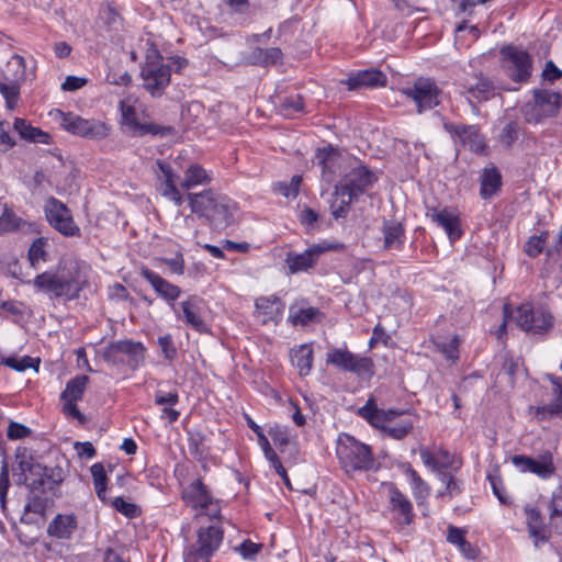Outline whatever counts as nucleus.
Instances as JSON below:
<instances>
[{"label": "nucleus", "mask_w": 562, "mask_h": 562, "mask_svg": "<svg viewBox=\"0 0 562 562\" xmlns=\"http://www.w3.org/2000/svg\"><path fill=\"white\" fill-rule=\"evenodd\" d=\"M61 479H33L29 483V497L24 506V513L21 517L23 524H35L36 516L44 517L48 504V498L44 496L47 491H53L55 485Z\"/></svg>", "instance_id": "obj_5"}, {"label": "nucleus", "mask_w": 562, "mask_h": 562, "mask_svg": "<svg viewBox=\"0 0 562 562\" xmlns=\"http://www.w3.org/2000/svg\"><path fill=\"white\" fill-rule=\"evenodd\" d=\"M331 245L327 243L314 244L310 246L304 252L289 251L285 257V263L290 274L304 272L312 269L318 261L319 257L331 250Z\"/></svg>", "instance_id": "obj_18"}, {"label": "nucleus", "mask_w": 562, "mask_h": 562, "mask_svg": "<svg viewBox=\"0 0 562 562\" xmlns=\"http://www.w3.org/2000/svg\"><path fill=\"white\" fill-rule=\"evenodd\" d=\"M322 316L317 307L297 308L290 307L289 322L294 326H306L313 322H319Z\"/></svg>", "instance_id": "obj_38"}, {"label": "nucleus", "mask_w": 562, "mask_h": 562, "mask_svg": "<svg viewBox=\"0 0 562 562\" xmlns=\"http://www.w3.org/2000/svg\"><path fill=\"white\" fill-rule=\"evenodd\" d=\"M9 472L8 463L2 461L0 471V503L3 509L5 508L7 493L10 486Z\"/></svg>", "instance_id": "obj_58"}, {"label": "nucleus", "mask_w": 562, "mask_h": 562, "mask_svg": "<svg viewBox=\"0 0 562 562\" xmlns=\"http://www.w3.org/2000/svg\"><path fill=\"white\" fill-rule=\"evenodd\" d=\"M223 541V530L216 526L200 528L198 531L196 547L187 554V562L209 560Z\"/></svg>", "instance_id": "obj_17"}, {"label": "nucleus", "mask_w": 562, "mask_h": 562, "mask_svg": "<svg viewBox=\"0 0 562 562\" xmlns=\"http://www.w3.org/2000/svg\"><path fill=\"white\" fill-rule=\"evenodd\" d=\"M89 378L87 375H77L69 380L65 390L61 392V401L78 402L82 398Z\"/></svg>", "instance_id": "obj_37"}, {"label": "nucleus", "mask_w": 562, "mask_h": 562, "mask_svg": "<svg viewBox=\"0 0 562 562\" xmlns=\"http://www.w3.org/2000/svg\"><path fill=\"white\" fill-rule=\"evenodd\" d=\"M419 453H420V458H422L424 464L426 467L431 468L434 471H438L439 473L441 471L440 468H447L449 464V453L446 450L441 451V456L445 459V463H442L441 465L439 464V462L436 460L434 454L428 449L422 448L419 450Z\"/></svg>", "instance_id": "obj_50"}, {"label": "nucleus", "mask_w": 562, "mask_h": 562, "mask_svg": "<svg viewBox=\"0 0 562 562\" xmlns=\"http://www.w3.org/2000/svg\"><path fill=\"white\" fill-rule=\"evenodd\" d=\"M204 302L196 295H190L179 303V310L173 308L177 317L199 333H206L207 326L203 319Z\"/></svg>", "instance_id": "obj_20"}, {"label": "nucleus", "mask_w": 562, "mask_h": 562, "mask_svg": "<svg viewBox=\"0 0 562 562\" xmlns=\"http://www.w3.org/2000/svg\"><path fill=\"white\" fill-rule=\"evenodd\" d=\"M283 54L278 47L260 48L256 47L250 55L248 60L252 65L257 66H269L281 63Z\"/></svg>", "instance_id": "obj_35"}, {"label": "nucleus", "mask_w": 562, "mask_h": 562, "mask_svg": "<svg viewBox=\"0 0 562 562\" xmlns=\"http://www.w3.org/2000/svg\"><path fill=\"white\" fill-rule=\"evenodd\" d=\"M78 529V517L70 514H57L47 526V535L58 540H69Z\"/></svg>", "instance_id": "obj_29"}, {"label": "nucleus", "mask_w": 562, "mask_h": 562, "mask_svg": "<svg viewBox=\"0 0 562 562\" xmlns=\"http://www.w3.org/2000/svg\"><path fill=\"white\" fill-rule=\"evenodd\" d=\"M402 93L416 104L417 113H423L440 104L442 90L434 79L420 77L412 86L402 89Z\"/></svg>", "instance_id": "obj_12"}, {"label": "nucleus", "mask_w": 562, "mask_h": 562, "mask_svg": "<svg viewBox=\"0 0 562 562\" xmlns=\"http://www.w3.org/2000/svg\"><path fill=\"white\" fill-rule=\"evenodd\" d=\"M256 314L262 324L278 323L282 316L284 304L276 295L260 296L256 300Z\"/></svg>", "instance_id": "obj_30"}, {"label": "nucleus", "mask_w": 562, "mask_h": 562, "mask_svg": "<svg viewBox=\"0 0 562 562\" xmlns=\"http://www.w3.org/2000/svg\"><path fill=\"white\" fill-rule=\"evenodd\" d=\"M299 220L302 225H304L308 229H312V228H314V226L318 220V214L313 209L305 206L300 212Z\"/></svg>", "instance_id": "obj_63"}, {"label": "nucleus", "mask_w": 562, "mask_h": 562, "mask_svg": "<svg viewBox=\"0 0 562 562\" xmlns=\"http://www.w3.org/2000/svg\"><path fill=\"white\" fill-rule=\"evenodd\" d=\"M336 453L346 472L375 469L371 448L352 436L346 434L339 436Z\"/></svg>", "instance_id": "obj_4"}, {"label": "nucleus", "mask_w": 562, "mask_h": 562, "mask_svg": "<svg viewBox=\"0 0 562 562\" xmlns=\"http://www.w3.org/2000/svg\"><path fill=\"white\" fill-rule=\"evenodd\" d=\"M57 114L60 117L61 126L67 132L83 138L94 140L103 139L111 131L109 124L95 119L88 120L77 114L63 111H57Z\"/></svg>", "instance_id": "obj_9"}, {"label": "nucleus", "mask_w": 562, "mask_h": 562, "mask_svg": "<svg viewBox=\"0 0 562 562\" xmlns=\"http://www.w3.org/2000/svg\"><path fill=\"white\" fill-rule=\"evenodd\" d=\"M32 284L37 291L47 293L50 297L75 300L87 284V276L78 265H75L58 272L40 273L33 279Z\"/></svg>", "instance_id": "obj_2"}, {"label": "nucleus", "mask_w": 562, "mask_h": 562, "mask_svg": "<svg viewBox=\"0 0 562 562\" xmlns=\"http://www.w3.org/2000/svg\"><path fill=\"white\" fill-rule=\"evenodd\" d=\"M462 87L470 103L473 101H487L495 95L496 91L495 83L482 72L474 74L472 77L467 78Z\"/></svg>", "instance_id": "obj_22"}, {"label": "nucleus", "mask_w": 562, "mask_h": 562, "mask_svg": "<svg viewBox=\"0 0 562 562\" xmlns=\"http://www.w3.org/2000/svg\"><path fill=\"white\" fill-rule=\"evenodd\" d=\"M502 54L507 61L508 76L517 82L527 81L531 76V56L527 52L513 46L503 48Z\"/></svg>", "instance_id": "obj_19"}, {"label": "nucleus", "mask_w": 562, "mask_h": 562, "mask_svg": "<svg viewBox=\"0 0 562 562\" xmlns=\"http://www.w3.org/2000/svg\"><path fill=\"white\" fill-rule=\"evenodd\" d=\"M76 403L77 402H72V401H64L63 413L66 416H69V417H72V418L77 419L80 424H85L86 423V417L78 409Z\"/></svg>", "instance_id": "obj_64"}, {"label": "nucleus", "mask_w": 562, "mask_h": 562, "mask_svg": "<svg viewBox=\"0 0 562 562\" xmlns=\"http://www.w3.org/2000/svg\"><path fill=\"white\" fill-rule=\"evenodd\" d=\"M381 240L384 251H402L406 240L404 225L395 218L383 220Z\"/></svg>", "instance_id": "obj_23"}, {"label": "nucleus", "mask_w": 562, "mask_h": 562, "mask_svg": "<svg viewBox=\"0 0 562 562\" xmlns=\"http://www.w3.org/2000/svg\"><path fill=\"white\" fill-rule=\"evenodd\" d=\"M520 136V126L516 121L508 122L498 134V143L506 149L510 148Z\"/></svg>", "instance_id": "obj_42"}, {"label": "nucleus", "mask_w": 562, "mask_h": 562, "mask_svg": "<svg viewBox=\"0 0 562 562\" xmlns=\"http://www.w3.org/2000/svg\"><path fill=\"white\" fill-rule=\"evenodd\" d=\"M549 380L553 384L554 401L547 405L529 407V412L533 414L538 422L562 415V379L549 375Z\"/></svg>", "instance_id": "obj_28"}, {"label": "nucleus", "mask_w": 562, "mask_h": 562, "mask_svg": "<svg viewBox=\"0 0 562 562\" xmlns=\"http://www.w3.org/2000/svg\"><path fill=\"white\" fill-rule=\"evenodd\" d=\"M281 109L285 115L304 112V101L300 94L285 97L281 101Z\"/></svg>", "instance_id": "obj_49"}, {"label": "nucleus", "mask_w": 562, "mask_h": 562, "mask_svg": "<svg viewBox=\"0 0 562 562\" xmlns=\"http://www.w3.org/2000/svg\"><path fill=\"white\" fill-rule=\"evenodd\" d=\"M91 474L93 477L94 488L98 497L104 502L105 493H106V473L102 463H94L91 469Z\"/></svg>", "instance_id": "obj_44"}, {"label": "nucleus", "mask_w": 562, "mask_h": 562, "mask_svg": "<svg viewBox=\"0 0 562 562\" xmlns=\"http://www.w3.org/2000/svg\"><path fill=\"white\" fill-rule=\"evenodd\" d=\"M480 195L490 199L501 189L502 176L494 166L483 169L480 177Z\"/></svg>", "instance_id": "obj_32"}, {"label": "nucleus", "mask_w": 562, "mask_h": 562, "mask_svg": "<svg viewBox=\"0 0 562 562\" xmlns=\"http://www.w3.org/2000/svg\"><path fill=\"white\" fill-rule=\"evenodd\" d=\"M548 238V231H543L540 235L530 236L524 246L525 254L530 258L538 257L544 250Z\"/></svg>", "instance_id": "obj_41"}, {"label": "nucleus", "mask_w": 562, "mask_h": 562, "mask_svg": "<svg viewBox=\"0 0 562 562\" xmlns=\"http://www.w3.org/2000/svg\"><path fill=\"white\" fill-rule=\"evenodd\" d=\"M291 361L297 368L301 376L310 374L313 368V349L304 344L291 351Z\"/></svg>", "instance_id": "obj_34"}, {"label": "nucleus", "mask_w": 562, "mask_h": 562, "mask_svg": "<svg viewBox=\"0 0 562 562\" xmlns=\"http://www.w3.org/2000/svg\"><path fill=\"white\" fill-rule=\"evenodd\" d=\"M427 216H429L432 222L445 229L451 243H454L461 238L463 234L461 228V221L454 211L448 209H430L427 211Z\"/></svg>", "instance_id": "obj_26"}, {"label": "nucleus", "mask_w": 562, "mask_h": 562, "mask_svg": "<svg viewBox=\"0 0 562 562\" xmlns=\"http://www.w3.org/2000/svg\"><path fill=\"white\" fill-rule=\"evenodd\" d=\"M386 82V76L381 70L374 68L353 71L345 81L349 90L374 89L384 87Z\"/></svg>", "instance_id": "obj_25"}, {"label": "nucleus", "mask_w": 562, "mask_h": 562, "mask_svg": "<svg viewBox=\"0 0 562 562\" xmlns=\"http://www.w3.org/2000/svg\"><path fill=\"white\" fill-rule=\"evenodd\" d=\"M512 462L522 472H530L542 479L550 477L555 471L551 453H546L540 459L516 454L512 458Z\"/></svg>", "instance_id": "obj_24"}, {"label": "nucleus", "mask_w": 562, "mask_h": 562, "mask_svg": "<svg viewBox=\"0 0 562 562\" xmlns=\"http://www.w3.org/2000/svg\"><path fill=\"white\" fill-rule=\"evenodd\" d=\"M102 358L111 364H124L136 370L145 360V347L142 342L133 340L114 341L105 347Z\"/></svg>", "instance_id": "obj_7"}, {"label": "nucleus", "mask_w": 562, "mask_h": 562, "mask_svg": "<svg viewBox=\"0 0 562 562\" xmlns=\"http://www.w3.org/2000/svg\"><path fill=\"white\" fill-rule=\"evenodd\" d=\"M140 276L149 282L160 297L167 301L172 308H175V302L181 294V289L178 285L170 283L148 268H143L140 270Z\"/></svg>", "instance_id": "obj_27"}, {"label": "nucleus", "mask_w": 562, "mask_h": 562, "mask_svg": "<svg viewBox=\"0 0 562 562\" xmlns=\"http://www.w3.org/2000/svg\"><path fill=\"white\" fill-rule=\"evenodd\" d=\"M179 402V395L177 392L165 393L157 391L155 394V404L159 406H175Z\"/></svg>", "instance_id": "obj_62"}, {"label": "nucleus", "mask_w": 562, "mask_h": 562, "mask_svg": "<svg viewBox=\"0 0 562 562\" xmlns=\"http://www.w3.org/2000/svg\"><path fill=\"white\" fill-rule=\"evenodd\" d=\"M389 496L392 510L398 515V522L409 525L414 518L411 501L394 485H391Z\"/></svg>", "instance_id": "obj_31"}, {"label": "nucleus", "mask_w": 562, "mask_h": 562, "mask_svg": "<svg viewBox=\"0 0 562 562\" xmlns=\"http://www.w3.org/2000/svg\"><path fill=\"white\" fill-rule=\"evenodd\" d=\"M268 434L272 438L276 446L284 448L290 442V432L288 427L281 425H274L270 427Z\"/></svg>", "instance_id": "obj_53"}, {"label": "nucleus", "mask_w": 562, "mask_h": 562, "mask_svg": "<svg viewBox=\"0 0 562 562\" xmlns=\"http://www.w3.org/2000/svg\"><path fill=\"white\" fill-rule=\"evenodd\" d=\"M133 134L139 137L145 135L165 137L175 134V128L172 126H165L156 123H139L136 125Z\"/></svg>", "instance_id": "obj_40"}, {"label": "nucleus", "mask_w": 562, "mask_h": 562, "mask_svg": "<svg viewBox=\"0 0 562 562\" xmlns=\"http://www.w3.org/2000/svg\"><path fill=\"white\" fill-rule=\"evenodd\" d=\"M2 78L8 81L21 83L26 78L25 59L21 55H13L5 65Z\"/></svg>", "instance_id": "obj_36"}, {"label": "nucleus", "mask_w": 562, "mask_h": 562, "mask_svg": "<svg viewBox=\"0 0 562 562\" xmlns=\"http://www.w3.org/2000/svg\"><path fill=\"white\" fill-rule=\"evenodd\" d=\"M120 110L123 123L127 125L130 131L133 133V131L136 128V125L139 124V122L137 121V114L134 106L127 104L125 101H121Z\"/></svg>", "instance_id": "obj_54"}, {"label": "nucleus", "mask_w": 562, "mask_h": 562, "mask_svg": "<svg viewBox=\"0 0 562 562\" xmlns=\"http://www.w3.org/2000/svg\"><path fill=\"white\" fill-rule=\"evenodd\" d=\"M31 428L16 422H10L7 428V436L11 440L23 439L31 436Z\"/></svg>", "instance_id": "obj_56"}, {"label": "nucleus", "mask_w": 562, "mask_h": 562, "mask_svg": "<svg viewBox=\"0 0 562 562\" xmlns=\"http://www.w3.org/2000/svg\"><path fill=\"white\" fill-rule=\"evenodd\" d=\"M33 361H34V359L29 356H24L23 358L8 357V358L0 359L1 364H4L15 371H19V372H22L29 368H32Z\"/></svg>", "instance_id": "obj_52"}, {"label": "nucleus", "mask_w": 562, "mask_h": 562, "mask_svg": "<svg viewBox=\"0 0 562 562\" xmlns=\"http://www.w3.org/2000/svg\"><path fill=\"white\" fill-rule=\"evenodd\" d=\"M514 312V321L526 333L543 335L553 326L552 314L542 307H533L530 303L519 305Z\"/></svg>", "instance_id": "obj_8"}, {"label": "nucleus", "mask_w": 562, "mask_h": 562, "mask_svg": "<svg viewBox=\"0 0 562 562\" xmlns=\"http://www.w3.org/2000/svg\"><path fill=\"white\" fill-rule=\"evenodd\" d=\"M191 212L215 229H224L234 221L235 202L213 189L186 194Z\"/></svg>", "instance_id": "obj_1"}, {"label": "nucleus", "mask_w": 562, "mask_h": 562, "mask_svg": "<svg viewBox=\"0 0 562 562\" xmlns=\"http://www.w3.org/2000/svg\"><path fill=\"white\" fill-rule=\"evenodd\" d=\"M13 469H18V472L27 473L33 479H52L47 473V468L42 467L40 463H32L29 460L21 459L13 465Z\"/></svg>", "instance_id": "obj_45"}, {"label": "nucleus", "mask_w": 562, "mask_h": 562, "mask_svg": "<svg viewBox=\"0 0 562 562\" xmlns=\"http://www.w3.org/2000/svg\"><path fill=\"white\" fill-rule=\"evenodd\" d=\"M302 182L301 176H293L289 182H278L274 187L285 198H296Z\"/></svg>", "instance_id": "obj_47"}, {"label": "nucleus", "mask_w": 562, "mask_h": 562, "mask_svg": "<svg viewBox=\"0 0 562 562\" xmlns=\"http://www.w3.org/2000/svg\"><path fill=\"white\" fill-rule=\"evenodd\" d=\"M211 181L212 177L202 166L191 164L184 171V178L180 187L189 191L198 186L209 184Z\"/></svg>", "instance_id": "obj_33"}, {"label": "nucleus", "mask_w": 562, "mask_h": 562, "mask_svg": "<svg viewBox=\"0 0 562 562\" xmlns=\"http://www.w3.org/2000/svg\"><path fill=\"white\" fill-rule=\"evenodd\" d=\"M405 414L404 411L378 408L373 397H370L366 405L358 409L360 417L396 440L404 439L414 428V420L409 417L401 418L395 423L397 418Z\"/></svg>", "instance_id": "obj_3"}, {"label": "nucleus", "mask_w": 562, "mask_h": 562, "mask_svg": "<svg viewBox=\"0 0 562 562\" xmlns=\"http://www.w3.org/2000/svg\"><path fill=\"white\" fill-rule=\"evenodd\" d=\"M445 131L451 136L456 145L469 148L475 154H486L485 137L480 133L477 125L443 123Z\"/></svg>", "instance_id": "obj_16"}, {"label": "nucleus", "mask_w": 562, "mask_h": 562, "mask_svg": "<svg viewBox=\"0 0 562 562\" xmlns=\"http://www.w3.org/2000/svg\"><path fill=\"white\" fill-rule=\"evenodd\" d=\"M326 361L345 372H351L362 378L374 374V363L369 357L352 353L346 348H334L326 353Z\"/></svg>", "instance_id": "obj_11"}, {"label": "nucleus", "mask_w": 562, "mask_h": 562, "mask_svg": "<svg viewBox=\"0 0 562 562\" xmlns=\"http://www.w3.org/2000/svg\"><path fill=\"white\" fill-rule=\"evenodd\" d=\"M550 519L553 520L555 517H562V487L553 493L550 503Z\"/></svg>", "instance_id": "obj_61"}, {"label": "nucleus", "mask_w": 562, "mask_h": 562, "mask_svg": "<svg viewBox=\"0 0 562 562\" xmlns=\"http://www.w3.org/2000/svg\"><path fill=\"white\" fill-rule=\"evenodd\" d=\"M440 481L446 485V493L453 497L462 492L460 483L454 476L446 471H440Z\"/></svg>", "instance_id": "obj_55"}, {"label": "nucleus", "mask_w": 562, "mask_h": 562, "mask_svg": "<svg viewBox=\"0 0 562 562\" xmlns=\"http://www.w3.org/2000/svg\"><path fill=\"white\" fill-rule=\"evenodd\" d=\"M561 94L559 92L541 89L533 90V100L522 106V114L527 122L538 123L544 117H551L559 111Z\"/></svg>", "instance_id": "obj_10"}, {"label": "nucleus", "mask_w": 562, "mask_h": 562, "mask_svg": "<svg viewBox=\"0 0 562 562\" xmlns=\"http://www.w3.org/2000/svg\"><path fill=\"white\" fill-rule=\"evenodd\" d=\"M182 499L188 506H191L195 510H200L201 514L209 516L210 518L220 517V506L217 501L213 498L209 488L201 479L192 481L182 491Z\"/></svg>", "instance_id": "obj_13"}, {"label": "nucleus", "mask_w": 562, "mask_h": 562, "mask_svg": "<svg viewBox=\"0 0 562 562\" xmlns=\"http://www.w3.org/2000/svg\"><path fill=\"white\" fill-rule=\"evenodd\" d=\"M316 158L318 164L323 166V170L325 172L326 169H330L331 166H334L336 160V153L331 147L322 148L317 150Z\"/></svg>", "instance_id": "obj_60"}, {"label": "nucleus", "mask_w": 562, "mask_h": 562, "mask_svg": "<svg viewBox=\"0 0 562 562\" xmlns=\"http://www.w3.org/2000/svg\"><path fill=\"white\" fill-rule=\"evenodd\" d=\"M20 85L21 83L0 78V93L5 99L7 106L11 110L14 109L18 104L20 97Z\"/></svg>", "instance_id": "obj_43"}, {"label": "nucleus", "mask_w": 562, "mask_h": 562, "mask_svg": "<svg viewBox=\"0 0 562 562\" xmlns=\"http://www.w3.org/2000/svg\"><path fill=\"white\" fill-rule=\"evenodd\" d=\"M44 212L49 225L61 235L66 237L80 236V228L65 203L50 196L44 205Z\"/></svg>", "instance_id": "obj_14"}, {"label": "nucleus", "mask_w": 562, "mask_h": 562, "mask_svg": "<svg viewBox=\"0 0 562 562\" xmlns=\"http://www.w3.org/2000/svg\"><path fill=\"white\" fill-rule=\"evenodd\" d=\"M45 246H46V241L42 237L36 238L32 243V245L29 249V254H27L29 260H30L32 267H36V265L40 261L46 260Z\"/></svg>", "instance_id": "obj_48"}, {"label": "nucleus", "mask_w": 562, "mask_h": 562, "mask_svg": "<svg viewBox=\"0 0 562 562\" xmlns=\"http://www.w3.org/2000/svg\"><path fill=\"white\" fill-rule=\"evenodd\" d=\"M22 225V218L11 209L4 206L0 216V235L18 231Z\"/></svg>", "instance_id": "obj_46"}, {"label": "nucleus", "mask_w": 562, "mask_h": 562, "mask_svg": "<svg viewBox=\"0 0 562 562\" xmlns=\"http://www.w3.org/2000/svg\"><path fill=\"white\" fill-rule=\"evenodd\" d=\"M158 345L160 346L161 352L167 360L172 361L176 359L177 348L175 347L172 337L170 335L159 337Z\"/></svg>", "instance_id": "obj_59"}, {"label": "nucleus", "mask_w": 562, "mask_h": 562, "mask_svg": "<svg viewBox=\"0 0 562 562\" xmlns=\"http://www.w3.org/2000/svg\"><path fill=\"white\" fill-rule=\"evenodd\" d=\"M529 536L533 539V546L539 548L541 543H546L550 540L552 531L547 525L533 526L528 528Z\"/></svg>", "instance_id": "obj_51"}, {"label": "nucleus", "mask_w": 562, "mask_h": 562, "mask_svg": "<svg viewBox=\"0 0 562 562\" xmlns=\"http://www.w3.org/2000/svg\"><path fill=\"white\" fill-rule=\"evenodd\" d=\"M140 76L143 86L151 97H161L170 83L171 67L162 63V57L156 52L154 56H147L142 67Z\"/></svg>", "instance_id": "obj_6"}, {"label": "nucleus", "mask_w": 562, "mask_h": 562, "mask_svg": "<svg viewBox=\"0 0 562 562\" xmlns=\"http://www.w3.org/2000/svg\"><path fill=\"white\" fill-rule=\"evenodd\" d=\"M374 181V175L364 166H357L335 186L334 194L357 200Z\"/></svg>", "instance_id": "obj_15"}, {"label": "nucleus", "mask_w": 562, "mask_h": 562, "mask_svg": "<svg viewBox=\"0 0 562 562\" xmlns=\"http://www.w3.org/2000/svg\"><path fill=\"white\" fill-rule=\"evenodd\" d=\"M156 166L160 172L157 175V189L159 193L164 198L172 201L176 205L180 206L184 202L186 195L181 194L179 188L176 184L178 175L175 172L170 164L161 159L156 160Z\"/></svg>", "instance_id": "obj_21"}, {"label": "nucleus", "mask_w": 562, "mask_h": 562, "mask_svg": "<svg viewBox=\"0 0 562 562\" xmlns=\"http://www.w3.org/2000/svg\"><path fill=\"white\" fill-rule=\"evenodd\" d=\"M188 448L190 454L201 461L204 460L207 454V447L205 446V436L201 431L189 432Z\"/></svg>", "instance_id": "obj_39"}, {"label": "nucleus", "mask_w": 562, "mask_h": 562, "mask_svg": "<svg viewBox=\"0 0 562 562\" xmlns=\"http://www.w3.org/2000/svg\"><path fill=\"white\" fill-rule=\"evenodd\" d=\"M356 201L350 196L341 198L339 203L334 202L330 205L331 215L335 220L345 218L348 215L351 203Z\"/></svg>", "instance_id": "obj_57"}]
</instances>
